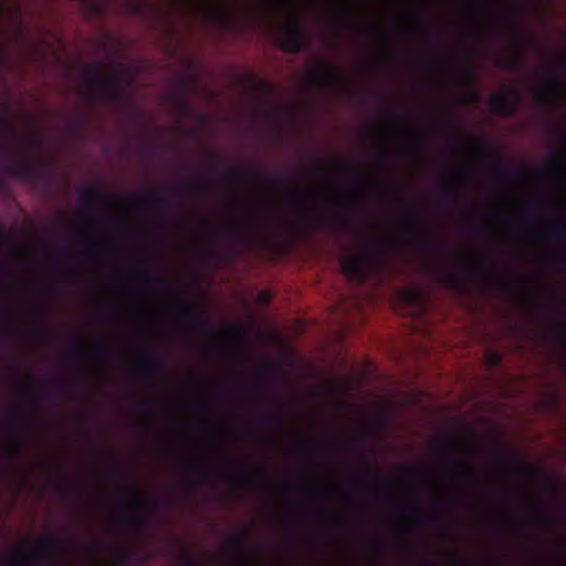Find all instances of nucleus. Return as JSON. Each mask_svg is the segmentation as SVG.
I'll return each mask as SVG.
<instances>
[{
  "instance_id": "9b49d317",
  "label": "nucleus",
  "mask_w": 566,
  "mask_h": 566,
  "mask_svg": "<svg viewBox=\"0 0 566 566\" xmlns=\"http://www.w3.org/2000/svg\"><path fill=\"white\" fill-rule=\"evenodd\" d=\"M222 479L234 486L264 485L266 482L265 470L260 467H253L244 473H226Z\"/></svg>"
},
{
  "instance_id": "5fc2aeb1",
  "label": "nucleus",
  "mask_w": 566,
  "mask_h": 566,
  "mask_svg": "<svg viewBox=\"0 0 566 566\" xmlns=\"http://www.w3.org/2000/svg\"><path fill=\"white\" fill-rule=\"evenodd\" d=\"M398 472L409 478H417L419 475V469L416 465H400Z\"/></svg>"
},
{
  "instance_id": "7ed1b4c3",
  "label": "nucleus",
  "mask_w": 566,
  "mask_h": 566,
  "mask_svg": "<svg viewBox=\"0 0 566 566\" xmlns=\"http://www.w3.org/2000/svg\"><path fill=\"white\" fill-rule=\"evenodd\" d=\"M368 136L378 142L386 139L388 136H399L409 143L406 153L416 161L418 160L417 148L419 146L420 136L418 130L408 123L394 118L382 120L369 127Z\"/></svg>"
},
{
  "instance_id": "c9c22d12",
  "label": "nucleus",
  "mask_w": 566,
  "mask_h": 566,
  "mask_svg": "<svg viewBox=\"0 0 566 566\" xmlns=\"http://www.w3.org/2000/svg\"><path fill=\"white\" fill-rule=\"evenodd\" d=\"M521 241L530 245H542L546 242V235L543 232L542 227H535L524 231L521 237Z\"/></svg>"
},
{
  "instance_id": "a211bd4d",
  "label": "nucleus",
  "mask_w": 566,
  "mask_h": 566,
  "mask_svg": "<svg viewBox=\"0 0 566 566\" xmlns=\"http://www.w3.org/2000/svg\"><path fill=\"white\" fill-rule=\"evenodd\" d=\"M447 473L459 485H465L476 475L475 467L462 459L453 461L452 465L447 469Z\"/></svg>"
},
{
  "instance_id": "f704fd0d",
  "label": "nucleus",
  "mask_w": 566,
  "mask_h": 566,
  "mask_svg": "<svg viewBox=\"0 0 566 566\" xmlns=\"http://www.w3.org/2000/svg\"><path fill=\"white\" fill-rule=\"evenodd\" d=\"M485 229L495 238L504 239L507 235V222L496 218H488L484 221Z\"/></svg>"
},
{
  "instance_id": "cd10ccee",
  "label": "nucleus",
  "mask_w": 566,
  "mask_h": 566,
  "mask_svg": "<svg viewBox=\"0 0 566 566\" xmlns=\"http://www.w3.org/2000/svg\"><path fill=\"white\" fill-rule=\"evenodd\" d=\"M469 170L465 167H458L444 180L443 188L447 190L460 188L469 180Z\"/></svg>"
},
{
  "instance_id": "6ab92c4d",
  "label": "nucleus",
  "mask_w": 566,
  "mask_h": 566,
  "mask_svg": "<svg viewBox=\"0 0 566 566\" xmlns=\"http://www.w3.org/2000/svg\"><path fill=\"white\" fill-rule=\"evenodd\" d=\"M74 229L94 250L105 251L108 249V244L105 241H93L95 227L91 219L78 218L74 223Z\"/></svg>"
},
{
  "instance_id": "2f4dec72",
  "label": "nucleus",
  "mask_w": 566,
  "mask_h": 566,
  "mask_svg": "<svg viewBox=\"0 0 566 566\" xmlns=\"http://www.w3.org/2000/svg\"><path fill=\"white\" fill-rule=\"evenodd\" d=\"M464 10L473 31L480 32L488 27L486 19L481 11L475 10L472 6H465Z\"/></svg>"
},
{
  "instance_id": "f3484780",
  "label": "nucleus",
  "mask_w": 566,
  "mask_h": 566,
  "mask_svg": "<svg viewBox=\"0 0 566 566\" xmlns=\"http://www.w3.org/2000/svg\"><path fill=\"white\" fill-rule=\"evenodd\" d=\"M199 11L203 12L211 20L224 23L228 17L227 7L219 0H188Z\"/></svg>"
},
{
  "instance_id": "49530a36",
  "label": "nucleus",
  "mask_w": 566,
  "mask_h": 566,
  "mask_svg": "<svg viewBox=\"0 0 566 566\" xmlns=\"http://www.w3.org/2000/svg\"><path fill=\"white\" fill-rule=\"evenodd\" d=\"M441 283L452 290H459L461 286V279L455 272H446L440 279Z\"/></svg>"
},
{
  "instance_id": "393cba45",
  "label": "nucleus",
  "mask_w": 566,
  "mask_h": 566,
  "mask_svg": "<svg viewBox=\"0 0 566 566\" xmlns=\"http://www.w3.org/2000/svg\"><path fill=\"white\" fill-rule=\"evenodd\" d=\"M442 448L460 453L471 454L474 451L475 441L473 436L469 433L451 438L448 443L442 446Z\"/></svg>"
},
{
  "instance_id": "a18cd8bd",
  "label": "nucleus",
  "mask_w": 566,
  "mask_h": 566,
  "mask_svg": "<svg viewBox=\"0 0 566 566\" xmlns=\"http://www.w3.org/2000/svg\"><path fill=\"white\" fill-rule=\"evenodd\" d=\"M478 101L479 94L473 87H465L458 96V103L463 105L475 104Z\"/></svg>"
},
{
  "instance_id": "de8ad7c7",
  "label": "nucleus",
  "mask_w": 566,
  "mask_h": 566,
  "mask_svg": "<svg viewBox=\"0 0 566 566\" xmlns=\"http://www.w3.org/2000/svg\"><path fill=\"white\" fill-rule=\"evenodd\" d=\"M458 82L464 87H473L474 85V71L472 66H468L458 75Z\"/></svg>"
},
{
  "instance_id": "13d9d810",
  "label": "nucleus",
  "mask_w": 566,
  "mask_h": 566,
  "mask_svg": "<svg viewBox=\"0 0 566 566\" xmlns=\"http://www.w3.org/2000/svg\"><path fill=\"white\" fill-rule=\"evenodd\" d=\"M446 566H472V563L469 560L457 558L455 556L451 555L447 559Z\"/></svg>"
},
{
  "instance_id": "dca6fc26",
  "label": "nucleus",
  "mask_w": 566,
  "mask_h": 566,
  "mask_svg": "<svg viewBox=\"0 0 566 566\" xmlns=\"http://www.w3.org/2000/svg\"><path fill=\"white\" fill-rule=\"evenodd\" d=\"M524 62L525 59L518 39H513L505 54L495 60V64L504 69H520L524 65Z\"/></svg>"
},
{
  "instance_id": "39448f33",
  "label": "nucleus",
  "mask_w": 566,
  "mask_h": 566,
  "mask_svg": "<svg viewBox=\"0 0 566 566\" xmlns=\"http://www.w3.org/2000/svg\"><path fill=\"white\" fill-rule=\"evenodd\" d=\"M305 82L317 87H340L344 84L342 71L325 61H314L305 71Z\"/></svg>"
},
{
  "instance_id": "423d86ee",
  "label": "nucleus",
  "mask_w": 566,
  "mask_h": 566,
  "mask_svg": "<svg viewBox=\"0 0 566 566\" xmlns=\"http://www.w3.org/2000/svg\"><path fill=\"white\" fill-rule=\"evenodd\" d=\"M127 512V523L132 526H142L146 515L153 506L150 496L137 485L129 486V494L122 502Z\"/></svg>"
},
{
  "instance_id": "338daca9",
  "label": "nucleus",
  "mask_w": 566,
  "mask_h": 566,
  "mask_svg": "<svg viewBox=\"0 0 566 566\" xmlns=\"http://www.w3.org/2000/svg\"><path fill=\"white\" fill-rule=\"evenodd\" d=\"M151 421V416L148 413V412H140L138 416H137V423L140 426V427H146L150 423Z\"/></svg>"
},
{
  "instance_id": "f8f14e48",
  "label": "nucleus",
  "mask_w": 566,
  "mask_h": 566,
  "mask_svg": "<svg viewBox=\"0 0 566 566\" xmlns=\"http://www.w3.org/2000/svg\"><path fill=\"white\" fill-rule=\"evenodd\" d=\"M75 349L83 356H90L88 367L94 375L101 376L103 374L104 363L97 343L87 338H80L75 343Z\"/></svg>"
},
{
  "instance_id": "e433bc0d",
  "label": "nucleus",
  "mask_w": 566,
  "mask_h": 566,
  "mask_svg": "<svg viewBox=\"0 0 566 566\" xmlns=\"http://www.w3.org/2000/svg\"><path fill=\"white\" fill-rule=\"evenodd\" d=\"M128 363L135 370L142 374H150L156 366L153 360H150L144 355H134L129 357Z\"/></svg>"
},
{
  "instance_id": "f03ea898",
  "label": "nucleus",
  "mask_w": 566,
  "mask_h": 566,
  "mask_svg": "<svg viewBox=\"0 0 566 566\" xmlns=\"http://www.w3.org/2000/svg\"><path fill=\"white\" fill-rule=\"evenodd\" d=\"M365 189H380V185L374 169H369L366 172V178L358 187L353 188L344 193L337 192L331 182L324 181L319 185L317 190H291L286 195L291 201L300 205L307 200H312L315 197H321L322 199L335 205H354L361 200L363 191Z\"/></svg>"
},
{
  "instance_id": "09e8293b",
  "label": "nucleus",
  "mask_w": 566,
  "mask_h": 566,
  "mask_svg": "<svg viewBox=\"0 0 566 566\" xmlns=\"http://www.w3.org/2000/svg\"><path fill=\"white\" fill-rule=\"evenodd\" d=\"M128 555L122 548H114L111 553V560L108 563L109 566H119L127 562Z\"/></svg>"
},
{
  "instance_id": "0e129e2a",
  "label": "nucleus",
  "mask_w": 566,
  "mask_h": 566,
  "mask_svg": "<svg viewBox=\"0 0 566 566\" xmlns=\"http://www.w3.org/2000/svg\"><path fill=\"white\" fill-rule=\"evenodd\" d=\"M270 489H271V492H272L273 496L276 500H280L283 496L284 492H285V488L282 484H271Z\"/></svg>"
},
{
  "instance_id": "864d4df0",
  "label": "nucleus",
  "mask_w": 566,
  "mask_h": 566,
  "mask_svg": "<svg viewBox=\"0 0 566 566\" xmlns=\"http://www.w3.org/2000/svg\"><path fill=\"white\" fill-rule=\"evenodd\" d=\"M430 489L432 493L438 497H444L448 493V488L437 481H430Z\"/></svg>"
},
{
  "instance_id": "8fccbe9b",
  "label": "nucleus",
  "mask_w": 566,
  "mask_h": 566,
  "mask_svg": "<svg viewBox=\"0 0 566 566\" xmlns=\"http://www.w3.org/2000/svg\"><path fill=\"white\" fill-rule=\"evenodd\" d=\"M284 28L287 34H300L301 25L297 17L290 14L285 21Z\"/></svg>"
},
{
  "instance_id": "3c124183",
  "label": "nucleus",
  "mask_w": 566,
  "mask_h": 566,
  "mask_svg": "<svg viewBox=\"0 0 566 566\" xmlns=\"http://www.w3.org/2000/svg\"><path fill=\"white\" fill-rule=\"evenodd\" d=\"M86 563L87 566H109L107 563L98 558L96 552L93 548L87 549Z\"/></svg>"
},
{
  "instance_id": "7c9ffc66",
  "label": "nucleus",
  "mask_w": 566,
  "mask_h": 566,
  "mask_svg": "<svg viewBox=\"0 0 566 566\" xmlns=\"http://www.w3.org/2000/svg\"><path fill=\"white\" fill-rule=\"evenodd\" d=\"M305 226H310L314 230L323 229L321 226L316 224V218L313 216H306L300 221H286L284 223L285 230L294 237L300 235L302 228Z\"/></svg>"
},
{
  "instance_id": "5701e85b",
  "label": "nucleus",
  "mask_w": 566,
  "mask_h": 566,
  "mask_svg": "<svg viewBox=\"0 0 566 566\" xmlns=\"http://www.w3.org/2000/svg\"><path fill=\"white\" fill-rule=\"evenodd\" d=\"M304 488L306 491L311 493H317L328 496H338L343 500L346 499L345 494L340 491L338 484L333 481H315L313 483L305 484Z\"/></svg>"
},
{
  "instance_id": "79ce46f5",
  "label": "nucleus",
  "mask_w": 566,
  "mask_h": 566,
  "mask_svg": "<svg viewBox=\"0 0 566 566\" xmlns=\"http://www.w3.org/2000/svg\"><path fill=\"white\" fill-rule=\"evenodd\" d=\"M281 48L284 52L296 53L301 49V35L287 34L281 42Z\"/></svg>"
},
{
  "instance_id": "c03bdc74",
  "label": "nucleus",
  "mask_w": 566,
  "mask_h": 566,
  "mask_svg": "<svg viewBox=\"0 0 566 566\" xmlns=\"http://www.w3.org/2000/svg\"><path fill=\"white\" fill-rule=\"evenodd\" d=\"M33 387L34 381L30 375H24L20 377L15 382V389L22 396H28L29 394H31Z\"/></svg>"
},
{
  "instance_id": "1a4fd4ad",
  "label": "nucleus",
  "mask_w": 566,
  "mask_h": 566,
  "mask_svg": "<svg viewBox=\"0 0 566 566\" xmlns=\"http://www.w3.org/2000/svg\"><path fill=\"white\" fill-rule=\"evenodd\" d=\"M566 98V83L557 77H548L543 86L535 91L533 99L539 104H549Z\"/></svg>"
},
{
  "instance_id": "603ef678",
  "label": "nucleus",
  "mask_w": 566,
  "mask_h": 566,
  "mask_svg": "<svg viewBox=\"0 0 566 566\" xmlns=\"http://www.w3.org/2000/svg\"><path fill=\"white\" fill-rule=\"evenodd\" d=\"M461 263L468 269H478L480 265V258L473 254H464L461 259Z\"/></svg>"
},
{
  "instance_id": "4468645a",
  "label": "nucleus",
  "mask_w": 566,
  "mask_h": 566,
  "mask_svg": "<svg viewBox=\"0 0 566 566\" xmlns=\"http://www.w3.org/2000/svg\"><path fill=\"white\" fill-rule=\"evenodd\" d=\"M209 339L217 344H232L239 346L244 339V329L237 324H224L209 335Z\"/></svg>"
},
{
  "instance_id": "680f3d73",
  "label": "nucleus",
  "mask_w": 566,
  "mask_h": 566,
  "mask_svg": "<svg viewBox=\"0 0 566 566\" xmlns=\"http://www.w3.org/2000/svg\"><path fill=\"white\" fill-rule=\"evenodd\" d=\"M271 300V293L268 291H261L255 298V303L260 306L268 304Z\"/></svg>"
},
{
  "instance_id": "412c9836",
  "label": "nucleus",
  "mask_w": 566,
  "mask_h": 566,
  "mask_svg": "<svg viewBox=\"0 0 566 566\" xmlns=\"http://www.w3.org/2000/svg\"><path fill=\"white\" fill-rule=\"evenodd\" d=\"M167 311L174 315L188 319H195L198 316V306L180 297L170 300L167 305Z\"/></svg>"
},
{
  "instance_id": "6e6552de",
  "label": "nucleus",
  "mask_w": 566,
  "mask_h": 566,
  "mask_svg": "<svg viewBox=\"0 0 566 566\" xmlns=\"http://www.w3.org/2000/svg\"><path fill=\"white\" fill-rule=\"evenodd\" d=\"M342 272L350 281H361L371 272L369 255H347L339 260Z\"/></svg>"
},
{
  "instance_id": "6e6d98bb",
  "label": "nucleus",
  "mask_w": 566,
  "mask_h": 566,
  "mask_svg": "<svg viewBox=\"0 0 566 566\" xmlns=\"http://www.w3.org/2000/svg\"><path fill=\"white\" fill-rule=\"evenodd\" d=\"M516 296L523 307H528L533 303V297L527 291L521 290L516 293Z\"/></svg>"
},
{
  "instance_id": "ddd939ff",
  "label": "nucleus",
  "mask_w": 566,
  "mask_h": 566,
  "mask_svg": "<svg viewBox=\"0 0 566 566\" xmlns=\"http://www.w3.org/2000/svg\"><path fill=\"white\" fill-rule=\"evenodd\" d=\"M241 84L250 91L255 98L263 103H271L276 87L270 82L263 81L254 75H245L241 78Z\"/></svg>"
},
{
  "instance_id": "c756f323",
  "label": "nucleus",
  "mask_w": 566,
  "mask_h": 566,
  "mask_svg": "<svg viewBox=\"0 0 566 566\" xmlns=\"http://www.w3.org/2000/svg\"><path fill=\"white\" fill-rule=\"evenodd\" d=\"M15 116L7 108L0 107V133L7 138L15 136Z\"/></svg>"
},
{
  "instance_id": "aec40b11",
  "label": "nucleus",
  "mask_w": 566,
  "mask_h": 566,
  "mask_svg": "<svg viewBox=\"0 0 566 566\" xmlns=\"http://www.w3.org/2000/svg\"><path fill=\"white\" fill-rule=\"evenodd\" d=\"M460 151L465 157L481 159L485 156L484 143L481 137L464 135Z\"/></svg>"
},
{
  "instance_id": "69168bd1",
  "label": "nucleus",
  "mask_w": 566,
  "mask_h": 566,
  "mask_svg": "<svg viewBox=\"0 0 566 566\" xmlns=\"http://www.w3.org/2000/svg\"><path fill=\"white\" fill-rule=\"evenodd\" d=\"M199 447L207 448L216 454L222 453V448L217 440L211 441L208 444H198Z\"/></svg>"
},
{
  "instance_id": "a19ab883",
  "label": "nucleus",
  "mask_w": 566,
  "mask_h": 566,
  "mask_svg": "<svg viewBox=\"0 0 566 566\" xmlns=\"http://www.w3.org/2000/svg\"><path fill=\"white\" fill-rule=\"evenodd\" d=\"M488 520L497 522L502 525H506L510 527H517L522 524L520 521L509 517L505 513L501 511H489Z\"/></svg>"
},
{
  "instance_id": "2eb2a0df",
  "label": "nucleus",
  "mask_w": 566,
  "mask_h": 566,
  "mask_svg": "<svg viewBox=\"0 0 566 566\" xmlns=\"http://www.w3.org/2000/svg\"><path fill=\"white\" fill-rule=\"evenodd\" d=\"M506 473H514L533 482L538 481L543 475L542 469L537 465L527 463H513L507 467L495 469L493 478L494 480H501V478Z\"/></svg>"
},
{
  "instance_id": "0eeeda50",
  "label": "nucleus",
  "mask_w": 566,
  "mask_h": 566,
  "mask_svg": "<svg viewBox=\"0 0 566 566\" xmlns=\"http://www.w3.org/2000/svg\"><path fill=\"white\" fill-rule=\"evenodd\" d=\"M520 96L513 86H503L500 92L491 94L489 104L493 113L501 116H511L517 107Z\"/></svg>"
},
{
  "instance_id": "e2e57ef3",
  "label": "nucleus",
  "mask_w": 566,
  "mask_h": 566,
  "mask_svg": "<svg viewBox=\"0 0 566 566\" xmlns=\"http://www.w3.org/2000/svg\"><path fill=\"white\" fill-rule=\"evenodd\" d=\"M501 361V356L497 353L490 352L485 355V363L489 366H496Z\"/></svg>"
},
{
  "instance_id": "bb28decb",
  "label": "nucleus",
  "mask_w": 566,
  "mask_h": 566,
  "mask_svg": "<svg viewBox=\"0 0 566 566\" xmlns=\"http://www.w3.org/2000/svg\"><path fill=\"white\" fill-rule=\"evenodd\" d=\"M352 387V378L347 376L328 379L323 385L324 391L329 395H344L348 392Z\"/></svg>"
},
{
  "instance_id": "a878e982",
  "label": "nucleus",
  "mask_w": 566,
  "mask_h": 566,
  "mask_svg": "<svg viewBox=\"0 0 566 566\" xmlns=\"http://www.w3.org/2000/svg\"><path fill=\"white\" fill-rule=\"evenodd\" d=\"M397 229L400 233L410 237H423L426 233V229L422 223L418 219L410 216L399 220L397 223Z\"/></svg>"
},
{
  "instance_id": "b1692460",
  "label": "nucleus",
  "mask_w": 566,
  "mask_h": 566,
  "mask_svg": "<svg viewBox=\"0 0 566 566\" xmlns=\"http://www.w3.org/2000/svg\"><path fill=\"white\" fill-rule=\"evenodd\" d=\"M20 139L23 145L32 148L39 147L41 145L42 133L33 119L28 118L25 120Z\"/></svg>"
},
{
  "instance_id": "c85d7f7f",
  "label": "nucleus",
  "mask_w": 566,
  "mask_h": 566,
  "mask_svg": "<svg viewBox=\"0 0 566 566\" xmlns=\"http://www.w3.org/2000/svg\"><path fill=\"white\" fill-rule=\"evenodd\" d=\"M88 197L92 199L102 200L104 205L113 211L126 213L132 208V203L126 199L106 198L105 196L97 192H90Z\"/></svg>"
},
{
  "instance_id": "4d7b16f0",
  "label": "nucleus",
  "mask_w": 566,
  "mask_h": 566,
  "mask_svg": "<svg viewBox=\"0 0 566 566\" xmlns=\"http://www.w3.org/2000/svg\"><path fill=\"white\" fill-rule=\"evenodd\" d=\"M30 249L27 245H19L14 249L13 255L18 260H24L29 256Z\"/></svg>"
},
{
  "instance_id": "20e7f679",
  "label": "nucleus",
  "mask_w": 566,
  "mask_h": 566,
  "mask_svg": "<svg viewBox=\"0 0 566 566\" xmlns=\"http://www.w3.org/2000/svg\"><path fill=\"white\" fill-rule=\"evenodd\" d=\"M60 552L59 543L49 536L39 538L29 551L22 546L13 547L9 552V563L13 566H28L34 558H46Z\"/></svg>"
},
{
  "instance_id": "58836bf2",
  "label": "nucleus",
  "mask_w": 566,
  "mask_h": 566,
  "mask_svg": "<svg viewBox=\"0 0 566 566\" xmlns=\"http://www.w3.org/2000/svg\"><path fill=\"white\" fill-rule=\"evenodd\" d=\"M23 444L24 441L22 437L18 434H11L4 440L2 444V452L7 455H15L21 451Z\"/></svg>"
},
{
  "instance_id": "473e14b6",
  "label": "nucleus",
  "mask_w": 566,
  "mask_h": 566,
  "mask_svg": "<svg viewBox=\"0 0 566 566\" xmlns=\"http://www.w3.org/2000/svg\"><path fill=\"white\" fill-rule=\"evenodd\" d=\"M418 513H419V510L417 507H415L411 513L402 514L399 517H397V520L395 522L396 530L398 532H405V531L411 530L412 527L418 525L420 522Z\"/></svg>"
},
{
  "instance_id": "72a5a7b5",
  "label": "nucleus",
  "mask_w": 566,
  "mask_h": 566,
  "mask_svg": "<svg viewBox=\"0 0 566 566\" xmlns=\"http://www.w3.org/2000/svg\"><path fill=\"white\" fill-rule=\"evenodd\" d=\"M399 300L408 305L419 306L423 303V295L416 287L401 289L397 293Z\"/></svg>"
},
{
  "instance_id": "774afa93",
  "label": "nucleus",
  "mask_w": 566,
  "mask_h": 566,
  "mask_svg": "<svg viewBox=\"0 0 566 566\" xmlns=\"http://www.w3.org/2000/svg\"><path fill=\"white\" fill-rule=\"evenodd\" d=\"M528 522L534 525H546L548 523V518L544 515H534Z\"/></svg>"
},
{
  "instance_id": "f257e3e1",
  "label": "nucleus",
  "mask_w": 566,
  "mask_h": 566,
  "mask_svg": "<svg viewBox=\"0 0 566 566\" xmlns=\"http://www.w3.org/2000/svg\"><path fill=\"white\" fill-rule=\"evenodd\" d=\"M84 86L97 91L102 98L120 101L135 82L134 72L126 66H111L103 62H93L82 67Z\"/></svg>"
},
{
  "instance_id": "4c0bfd02",
  "label": "nucleus",
  "mask_w": 566,
  "mask_h": 566,
  "mask_svg": "<svg viewBox=\"0 0 566 566\" xmlns=\"http://www.w3.org/2000/svg\"><path fill=\"white\" fill-rule=\"evenodd\" d=\"M321 170L328 174H345L349 172L350 167L344 159L335 157L325 161Z\"/></svg>"
},
{
  "instance_id": "ea45409f",
  "label": "nucleus",
  "mask_w": 566,
  "mask_h": 566,
  "mask_svg": "<svg viewBox=\"0 0 566 566\" xmlns=\"http://www.w3.org/2000/svg\"><path fill=\"white\" fill-rule=\"evenodd\" d=\"M544 172L555 178H563L566 176V159L558 158L551 161L545 168Z\"/></svg>"
},
{
  "instance_id": "4be33fe9",
  "label": "nucleus",
  "mask_w": 566,
  "mask_h": 566,
  "mask_svg": "<svg viewBox=\"0 0 566 566\" xmlns=\"http://www.w3.org/2000/svg\"><path fill=\"white\" fill-rule=\"evenodd\" d=\"M359 29L366 33L376 34L378 38L377 48L374 51V56L378 60H390L392 59V51L386 44L384 34L379 31V29L375 24H361Z\"/></svg>"
},
{
  "instance_id": "37998d69",
  "label": "nucleus",
  "mask_w": 566,
  "mask_h": 566,
  "mask_svg": "<svg viewBox=\"0 0 566 566\" xmlns=\"http://www.w3.org/2000/svg\"><path fill=\"white\" fill-rule=\"evenodd\" d=\"M396 23L402 29L416 31L418 29L416 18L409 12H400L395 18Z\"/></svg>"
},
{
  "instance_id": "9d476101",
  "label": "nucleus",
  "mask_w": 566,
  "mask_h": 566,
  "mask_svg": "<svg viewBox=\"0 0 566 566\" xmlns=\"http://www.w3.org/2000/svg\"><path fill=\"white\" fill-rule=\"evenodd\" d=\"M243 535L232 536L224 546V552L232 557L233 563L241 566H252L261 563L259 555L253 552L243 551Z\"/></svg>"
},
{
  "instance_id": "bf43d9fd",
  "label": "nucleus",
  "mask_w": 566,
  "mask_h": 566,
  "mask_svg": "<svg viewBox=\"0 0 566 566\" xmlns=\"http://www.w3.org/2000/svg\"><path fill=\"white\" fill-rule=\"evenodd\" d=\"M384 485L389 488L395 493H403L405 492V485L399 481H386V482H384Z\"/></svg>"
},
{
  "instance_id": "052dcab7",
  "label": "nucleus",
  "mask_w": 566,
  "mask_h": 566,
  "mask_svg": "<svg viewBox=\"0 0 566 566\" xmlns=\"http://www.w3.org/2000/svg\"><path fill=\"white\" fill-rule=\"evenodd\" d=\"M235 179L239 182L247 184V185L252 186V187H258L259 186V178L255 177V176H252V175L240 176V177H238Z\"/></svg>"
}]
</instances>
